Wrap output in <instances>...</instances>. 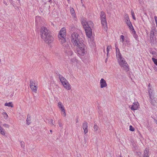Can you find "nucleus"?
Listing matches in <instances>:
<instances>
[{"instance_id": "nucleus-1", "label": "nucleus", "mask_w": 157, "mask_h": 157, "mask_svg": "<svg viewBox=\"0 0 157 157\" xmlns=\"http://www.w3.org/2000/svg\"><path fill=\"white\" fill-rule=\"evenodd\" d=\"M71 42L77 48V52L79 56H83L86 53V47L83 43L82 38L77 33H73L71 35Z\"/></svg>"}, {"instance_id": "nucleus-2", "label": "nucleus", "mask_w": 157, "mask_h": 157, "mask_svg": "<svg viewBox=\"0 0 157 157\" xmlns=\"http://www.w3.org/2000/svg\"><path fill=\"white\" fill-rule=\"evenodd\" d=\"M40 32L41 38L46 43H50L53 41V38L51 35L50 31L46 27H42Z\"/></svg>"}, {"instance_id": "nucleus-3", "label": "nucleus", "mask_w": 157, "mask_h": 157, "mask_svg": "<svg viewBox=\"0 0 157 157\" xmlns=\"http://www.w3.org/2000/svg\"><path fill=\"white\" fill-rule=\"evenodd\" d=\"M82 23L85 29L87 36L89 38L91 37L92 35L91 28L94 25L93 22L91 21L87 22L83 20L82 21Z\"/></svg>"}, {"instance_id": "nucleus-4", "label": "nucleus", "mask_w": 157, "mask_h": 157, "mask_svg": "<svg viewBox=\"0 0 157 157\" xmlns=\"http://www.w3.org/2000/svg\"><path fill=\"white\" fill-rule=\"evenodd\" d=\"M66 30L64 28L61 29L58 35L60 42L63 47L67 48L69 47L68 43L66 41Z\"/></svg>"}, {"instance_id": "nucleus-5", "label": "nucleus", "mask_w": 157, "mask_h": 157, "mask_svg": "<svg viewBox=\"0 0 157 157\" xmlns=\"http://www.w3.org/2000/svg\"><path fill=\"white\" fill-rule=\"evenodd\" d=\"M118 61L120 66L123 67V69L126 71L127 72L129 71L128 66L126 61L124 60L122 56L121 57H118Z\"/></svg>"}, {"instance_id": "nucleus-6", "label": "nucleus", "mask_w": 157, "mask_h": 157, "mask_svg": "<svg viewBox=\"0 0 157 157\" xmlns=\"http://www.w3.org/2000/svg\"><path fill=\"white\" fill-rule=\"evenodd\" d=\"M100 15L101 24L104 28L105 29V30H107V24L106 20L105 14L103 11H101Z\"/></svg>"}, {"instance_id": "nucleus-7", "label": "nucleus", "mask_w": 157, "mask_h": 157, "mask_svg": "<svg viewBox=\"0 0 157 157\" xmlns=\"http://www.w3.org/2000/svg\"><path fill=\"white\" fill-rule=\"evenodd\" d=\"M29 86L32 90L34 92L36 93L38 87L37 86L35 85V81L31 80Z\"/></svg>"}, {"instance_id": "nucleus-8", "label": "nucleus", "mask_w": 157, "mask_h": 157, "mask_svg": "<svg viewBox=\"0 0 157 157\" xmlns=\"http://www.w3.org/2000/svg\"><path fill=\"white\" fill-rule=\"evenodd\" d=\"M125 22L126 23V24L130 30H132V29H133V27L132 25L131 22L129 20V17L127 14L125 15Z\"/></svg>"}, {"instance_id": "nucleus-9", "label": "nucleus", "mask_w": 157, "mask_h": 157, "mask_svg": "<svg viewBox=\"0 0 157 157\" xmlns=\"http://www.w3.org/2000/svg\"><path fill=\"white\" fill-rule=\"evenodd\" d=\"M82 128L84 130V133L85 134H86L88 132L87 123L84 121L82 124Z\"/></svg>"}, {"instance_id": "nucleus-10", "label": "nucleus", "mask_w": 157, "mask_h": 157, "mask_svg": "<svg viewBox=\"0 0 157 157\" xmlns=\"http://www.w3.org/2000/svg\"><path fill=\"white\" fill-rule=\"evenodd\" d=\"M65 88L67 90H69L71 89V85L67 81L63 83L62 84Z\"/></svg>"}, {"instance_id": "nucleus-11", "label": "nucleus", "mask_w": 157, "mask_h": 157, "mask_svg": "<svg viewBox=\"0 0 157 157\" xmlns=\"http://www.w3.org/2000/svg\"><path fill=\"white\" fill-rule=\"evenodd\" d=\"M100 86L101 88H103L107 86V83L103 79L101 78L100 80Z\"/></svg>"}, {"instance_id": "nucleus-12", "label": "nucleus", "mask_w": 157, "mask_h": 157, "mask_svg": "<svg viewBox=\"0 0 157 157\" xmlns=\"http://www.w3.org/2000/svg\"><path fill=\"white\" fill-rule=\"evenodd\" d=\"M139 106V104L137 102H135L133 103L131 108L132 110H136Z\"/></svg>"}, {"instance_id": "nucleus-13", "label": "nucleus", "mask_w": 157, "mask_h": 157, "mask_svg": "<svg viewBox=\"0 0 157 157\" xmlns=\"http://www.w3.org/2000/svg\"><path fill=\"white\" fill-rule=\"evenodd\" d=\"M58 76L62 84L67 81L65 78L60 74H59Z\"/></svg>"}, {"instance_id": "nucleus-14", "label": "nucleus", "mask_w": 157, "mask_h": 157, "mask_svg": "<svg viewBox=\"0 0 157 157\" xmlns=\"http://www.w3.org/2000/svg\"><path fill=\"white\" fill-rule=\"evenodd\" d=\"M69 47L68 48H65L64 47H63L64 48V49H66L65 50V52L67 53L69 55L71 56L73 54V52L70 49V47L69 45Z\"/></svg>"}, {"instance_id": "nucleus-15", "label": "nucleus", "mask_w": 157, "mask_h": 157, "mask_svg": "<svg viewBox=\"0 0 157 157\" xmlns=\"http://www.w3.org/2000/svg\"><path fill=\"white\" fill-rule=\"evenodd\" d=\"M131 30L132 32V34H133V37L136 40H138V36L136 34V31H135L134 28L132 29V30Z\"/></svg>"}, {"instance_id": "nucleus-16", "label": "nucleus", "mask_w": 157, "mask_h": 157, "mask_svg": "<svg viewBox=\"0 0 157 157\" xmlns=\"http://www.w3.org/2000/svg\"><path fill=\"white\" fill-rule=\"evenodd\" d=\"M148 91L150 98H152L154 97L152 90L151 88H148Z\"/></svg>"}, {"instance_id": "nucleus-17", "label": "nucleus", "mask_w": 157, "mask_h": 157, "mask_svg": "<svg viewBox=\"0 0 157 157\" xmlns=\"http://www.w3.org/2000/svg\"><path fill=\"white\" fill-rule=\"evenodd\" d=\"M150 101L151 104L154 106L156 104L155 100L154 99V97L151 98H150Z\"/></svg>"}, {"instance_id": "nucleus-18", "label": "nucleus", "mask_w": 157, "mask_h": 157, "mask_svg": "<svg viewBox=\"0 0 157 157\" xmlns=\"http://www.w3.org/2000/svg\"><path fill=\"white\" fill-rule=\"evenodd\" d=\"M116 56L117 57H121V54L120 52L119 49V48L117 47L116 46Z\"/></svg>"}, {"instance_id": "nucleus-19", "label": "nucleus", "mask_w": 157, "mask_h": 157, "mask_svg": "<svg viewBox=\"0 0 157 157\" xmlns=\"http://www.w3.org/2000/svg\"><path fill=\"white\" fill-rule=\"evenodd\" d=\"M149 151V149L147 148H146L144 152V155L143 157H149L148 155Z\"/></svg>"}, {"instance_id": "nucleus-20", "label": "nucleus", "mask_w": 157, "mask_h": 157, "mask_svg": "<svg viewBox=\"0 0 157 157\" xmlns=\"http://www.w3.org/2000/svg\"><path fill=\"white\" fill-rule=\"evenodd\" d=\"M31 116L29 115L28 114L27 115V117L26 120V123L28 125H29L31 123Z\"/></svg>"}, {"instance_id": "nucleus-21", "label": "nucleus", "mask_w": 157, "mask_h": 157, "mask_svg": "<svg viewBox=\"0 0 157 157\" xmlns=\"http://www.w3.org/2000/svg\"><path fill=\"white\" fill-rule=\"evenodd\" d=\"M5 105L6 106H8L9 107H10L12 108L13 107V105L12 102H10L8 103L6 102L5 104Z\"/></svg>"}, {"instance_id": "nucleus-22", "label": "nucleus", "mask_w": 157, "mask_h": 157, "mask_svg": "<svg viewBox=\"0 0 157 157\" xmlns=\"http://www.w3.org/2000/svg\"><path fill=\"white\" fill-rule=\"evenodd\" d=\"M58 106L60 109L61 111L63 110V109H64V107L62 105L61 102H59L58 103Z\"/></svg>"}, {"instance_id": "nucleus-23", "label": "nucleus", "mask_w": 157, "mask_h": 157, "mask_svg": "<svg viewBox=\"0 0 157 157\" xmlns=\"http://www.w3.org/2000/svg\"><path fill=\"white\" fill-rule=\"evenodd\" d=\"M70 11L71 13L72 16L75 17V14L74 9L73 8H71Z\"/></svg>"}, {"instance_id": "nucleus-24", "label": "nucleus", "mask_w": 157, "mask_h": 157, "mask_svg": "<svg viewBox=\"0 0 157 157\" xmlns=\"http://www.w3.org/2000/svg\"><path fill=\"white\" fill-rule=\"evenodd\" d=\"M111 46L108 45L107 46V56H108V54L109 53V49H111Z\"/></svg>"}, {"instance_id": "nucleus-25", "label": "nucleus", "mask_w": 157, "mask_h": 157, "mask_svg": "<svg viewBox=\"0 0 157 157\" xmlns=\"http://www.w3.org/2000/svg\"><path fill=\"white\" fill-rule=\"evenodd\" d=\"M131 14L132 17L133 19L135 20H136V18L135 16V14L133 11H131Z\"/></svg>"}, {"instance_id": "nucleus-26", "label": "nucleus", "mask_w": 157, "mask_h": 157, "mask_svg": "<svg viewBox=\"0 0 157 157\" xmlns=\"http://www.w3.org/2000/svg\"><path fill=\"white\" fill-rule=\"evenodd\" d=\"M152 60L155 65L157 66V59L152 58Z\"/></svg>"}, {"instance_id": "nucleus-27", "label": "nucleus", "mask_w": 157, "mask_h": 157, "mask_svg": "<svg viewBox=\"0 0 157 157\" xmlns=\"http://www.w3.org/2000/svg\"><path fill=\"white\" fill-rule=\"evenodd\" d=\"M3 115H4V117L5 119H7L8 117L7 114L5 112H3L2 113Z\"/></svg>"}, {"instance_id": "nucleus-28", "label": "nucleus", "mask_w": 157, "mask_h": 157, "mask_svg": "<svg viewBox=\"0 0 157 157\" xmlns=\"http://www.w3.org/2000/svg\"><path fill=\"white\" fill-rule=\"evenodd\" d=\"M120 39L122 40H121V41L123 43L124 40V36L123 35H121L120 36Z\"/></svg>"}, {"instance_id": "nucleus-29", "label": "nucleus", "mask_w": 157, "mask_h": 157, "mask_svg": "<svg viewBox=\"0 0 157 157\" xmlns=\"http://www.w3.org/2000/svg\"><path fill=\"white\" fill-rule=\"evenodd\" d=\"M20 145L21 147H23L24 148V147H25V143L23 141H21L20 142Z\"/></svg>"}, {"instance_id": "nucleus-30", "label": "nucleus", "mask_w": 157, "mask_h": 157, "mask_svg": "<svg viewBox=\"0 0 157 157\" xmlns=\"http://www.w3.org/2000/svg\"><path fill=\"white\" fill-rule=\"evenodd\" d=\"M98 127L96 124H94V128L95 131H97L98 130Z\"/></svg>"}, {"instance_id": "nucleus-31", "label": "nucleus", "mask_w": 157, "mask_h": 157, "mask_svg": "<svg viewBox=\"0 0 157 157\" xmlns=\"http://www.w3.org/2000/svg\"><path fill=\"white\" fill-rule=\"evenodd\" d=\"M129 130L131 131H134L135 130V129L132 125H130L129 126Z\"/></svg>"}, {"instance_id": "nucleus-32", "label": "nucleus", "mask_w": 157, "mask_h": 157, "mask_svg": "<svg viewBox=\"0 0 157 157\" xmlns=\"http://www.w3.org/2000/svg\"><path fill=\"white\" fill-rule=\"evenodd\" d=\"M3 126L5 128H9L10 126V125L6 124H3Z\"/></svg>"}, {"instance_id": "nucleus-33", "label": "nucleus", "mask_w": 157, "mask_h": 157, "mask_svg": "<svg viewBox=\"0 0 157 157\" xmlns=\"http://www.w3.org/2000/svg\"><path fill=\"white\" fill-rule=\"evenodd\" d=\"M154 31H153L152 30H151L150 33V35L152 37H153L154 36Z\"/></svg>"}, {"instance_id": "nucleus-34", "label": "nucleus", "mask_w": 157, "mask_h": 157, "mask_svg": "<svg viewBox=\"0 0 157 157\" xmlns=\"http://www.w3.org/2000/svg\"><path fill=\"white\" fill-rule=\"evenodd\" d=\"M62 111V112H63V114L64 116V117H65L66 116V113H65V109H63V110L61 111Z\"/></svg>"}, {"instance_id": "nucleus-35", "label": "nucleus", "mask_w": 157, "mask_h": 157, "mask_svg": "<svg viewBox=\"0 0 157 157\" xmlns=\"http://www.w3.org/2000/svg\"><path fill=\"white\" fill-rule=\"evenodd\" d=\"M71 61L73 62H74L76 60V59L75 58L72 59L71 60Z\"/></svg>"}, {"instance_id": "nucleus-36", "label": "nucleus", "mask_w": 157, "mask_h": 157, "mask_svg": "<svg viewBox=\"0 0 157 157\" xmlns=\"http://www.w3.org/2000/svg\"><path fill=\"white\" fill-rule=\"evenodd\" d=\"M83 140L85 143H86L87 142V139L86 138L84 137Z\"/></svg>"}, {"instance_id": "nucleus-37", "label": "nucleus", "mask_w": 157, "mask_h": 157, "mask_svg": "<svg viewBox=\"0 0 157 157\" xmlns=\"http://www.w3.org/2000/svg\"><path fill=\"white\" fill-rule=\"evenodd\" d=\"M154 19L155 21V23L157 22V17L156 16L154 17Z\"/></svg>"}, {"instance_id": "nucleus-38", "label": "nucleus", "mask_w": 157, "mask_h": 157, "mask_svg": "<svg viewBox=\"0 0 157 157\" xmlns=\"http://www.w3.org/2000/svg\"><path fill=\"white\" fill-rule=\"evenodd\" d=\"M50 124H51L53 125H54V124L53 123V120L52 119H51V121H50Z\"/></svg>"}, {"instance_id": "nucleus-39", "label": "nucleus", "mask_w": 157, "mask_h": 157, "mask_svg": "<svg viewBox=\"0 0 157 157\" xmlns=\"http://www.w3.org/2000/svg\"><path fill=\"white\" fill-rule=\"evenodd\" d=\"M59 126L60 127H62V124L59 121Z\"/></svg>"}, {"instance_id": "nucleus-40", "label": "nucleus", "mask_w": 157, "mask_h": 157, "mask_svg": "<svg viewBox=\"0 0 157 157\" xmlns=\"http://www.w3.org/2000/svg\"><path fill=\"white\" fill-rule=\"evenodd\" d=\"M156 29L155 27H154V28H152V30L154 31H156Z\"/></svg>"}, {"instance_id": "nucleus-41", "label": "nucleus", "mask_w": 157, "mask_h": 157, "mask_svg": "<svg viewBox=\"0 0 157 157\" xmlns=\"http://www.w3.org/2000/svg\"><path fill=\"white\" fill-rule=\"evenodd\" d=\"M4 4H5L6 5H7V4L5 2H4Z\"/></svg>"}, {"instance_id": "nucleus-42", "label": "nucleus", "mask_w": 157, "mask_h": 157, "mask_svg": "<svg viewBox=\"0 0 157 157\" xmlns=\"http://www.w3.org/2000/svg\"><path fill=\"white\" fill-rule=\"evenodd\" d=\"M78 119H77L76 121V122L77 123H78Z\"/></svg>"}, {"instance_id": "nucleus-43", "label": "nucleus", "mask_w": 157, "mask_h": 157, "mask_svg": "<svg viewBox=\"0 0 157 157\" xmlns=\"http://www.w3.org/2000/svg\"><path fill=\"white\" fill-rule=\"evenodd\" d=\"M49 2H52V0H50L49 1Z\"/></svg>"}, {"instance_id": "nucleus-44", "label": "nucleus", "mask_w": 157, "mask_h": 157, "mask_svg": "<svg viewBox=\"0 0 157 157\" xmlns=\"http://www.w3.org/2000/svg\"><path fill=\"white\" fill-rule=\"evenodd\" d=\"M50 132H51V133H52V130H50Z\"/></svg>"}, {"instance_id": "nucleus-45", "label": "nucleus", "mask_w": 157, "mask_h": 157, "mask_svg": "<svg viewBox=\"0 0 157 157\" xmlns=\"http://www.w3.org/2000/svg\"><path fill=\"white\" fill-rule=\"evenodd\" d=\"M107 60V59H106L105 60V62H106V61Z\"/></svg>"}, {"instance_id": "nucleus-46", "label": "nucleus", "mask_w": 157, "mask_h": 157, "mask_svg": "<svg viewBox=\"0 0 157 157\" xmlns=\"http://www.w3.org/2000/svg\"><path fill=\"white\" fill-rule=\"evenodd\" d=\"M9 0L10 1H12V0Z\"/></svg>"}, {"instance_id": "nucleus-47", "label": "nucleus", "mask_w": 157, "mask_h": 157, "mask_svg": "<svg viewBox=\"0 0 157 157\" xmlns=\"http://www.w3.org/2000/svg\"><path fill=\"white\" fill-rule=\"evenodd\" d=\"M156 122H157V121H156ZM156 123L157 124V122H156Z\"/></svg>"}, {"instance_id": "nucleus-48", "label": "nucleus", "mask_w": 157, "mask_h": 157, "mask_svg": "<svg viewBox=\"0 0 157 157\" xmlns=\"http://www.w3.org/2000/svg\"><path fill=\"white\" fill-rule=\"evenodd\" d=\"M156 122H157V121H156ZM156 123L157 124V122H156Z\"/></svg>"}, {"instance_id": "nucleus-49", "label": "nucleus", "mask_w": 157, "mask_h": 157, "mask_svg": "<svg viewBox=\"0 0 157 157\" xmlns=\"http://www.w3.org/2000/svg\"><path fill=\"white\" fill-rule=\"evenodd\" d=\"M156 122H157V121H156ZM156 123L157 124V122H156Z\"/></svg>"}]
</instances>
